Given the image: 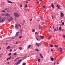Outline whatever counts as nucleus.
<instances>
[{
    "instance_id": "nucleus-61",
    "label": "nucleus",
    "mask_w": 65,
    "mask_h": 65,
    "mask_svg": "<svg viewBox=\"0 0 65 65\" xmlns=\"http://www.w3.org/2000/svg\"><path fill=\"white\" fill-rule=\"evenodd\" d=\"M62 21H63V20H61V22H62Z\"/></svg>"
},
{
    "instance_id": "nucleus-22",
    "label": "nucleus",
    "mask_w": 65,
    "mask_h": 65,
    "mask_svg": "<svg viewBox=\"0 0 65 65\" xmlns=\"http://www.w3.org/2000/svg\"><path fill=\"white\" fill-rule=\"evenodd\" d=\"M40 57L41 58H43V56H42V55L40 53Z\"/></svg>"
},
{
    "instance_id": "nucleus-9",
    "label": "nucleus",
    "mask_w": 65,
    "mask_h": 65,
    "mask_svg": "<svg viewBox=\"0 0 65 65\" xmlns=\"http://www.w3.org/2000/svg\"><path fill=\"white\" fill-rule=\"evenodd\" d=\"M57 7L58 9H60V7H61V6L60 5H57Z\"/></svg>"
},
{
    "instance_id": "nucleus-64",
    "label": "nucleus",
    "mask_w": 65,
    "mask_h": 65,
    "mask_svg": "<svg viewBox=\"0 0 65 65\" xmlns=\"http://www.w3.org/2000/svg\"><path fill=\"white\" fill-rule=\"evenodd\" d=\"M16 44H18V43L17 42H16L15 43Z\"/></svg>"
},
{
    "instance_id": "nucleus-16",
    "label": "nucleus",
    "mask_w": 65,
    "mask_h": 65,
    "mask_svg": "<svg viewBox=\"0 0 65 65\" xmlns=\"http://www.w3.org/2000/svg\"><path fill=\"white\" fill-rule=\"evenodd\" d=\"M51 7L53 8H54V4H52L51 5Z\"/></svg>"
},
{
    "instance_id": "nucleus-38",
    "label": "nucleus",
    "mask_w": 65,
    "mask_h": 65,
    "mask_svg": "<svg viewBox=\"0 0 65 65\" xmlns=\"http://www.w3.org/2000/svg\"><path fill=\"white\" fill-rule=\"evenodd\" d=\"M13 55H17V53L15 52L14 54H13Z\"/></svg>"
},
{
    "instance_id": "nucleus-52",
    "label": "nucleus",
    "mask_w": 65,
    "mask_h": 65,
    "mask_svg": "<svg viewBox=\"0 0 65 65\" xmlns=\"http://www.w3.org/2000/svg\"><path fill=\"white\" fill-rule=\"evenodd\" d=\"M37 34V32H35V34Z\"/></svg>"
},
{
    "instance_id": "nucleus-2",
    "label": "nucleus",
    "mask_w": 65,
    "mask_h": 65,
    "mask_svg": "<svg viewBox=\"0 0 65 65\" xmlns=\"http://www.w3.org/2000/svg\"><path fill=\"white\" fill-rule=\"evenodd\" d=\"M14 15L15 17H19L20 15V14H18V13L16 12L14 14Z\"/></svg>"
},
{
    "instance_id": "nucleus-39",
    "label": "nucleus",
    "mask_w": 65,
    "mask_h": 65,
    "mask_svg": "<svg viewBox=\"0 0 65 65\" xmlns=\"http://www.w3.org/2000/svg\"><path fill=\"white\" fill-rule=\"evenodd\" d=\"M22 36H21L19 37V38H22Z\"/></svg>"
},
{
    "instance_id": "nucleus-18",
    "label": "nucleus",
    "mask_w": 65,
    "mask_h": 65,
    "mask_svg": "<svg viewBox=\"0 0 65 65\" xmlns=\"http://www.w3.org/2000/svg\"><path fill=\"white\" fill-rule=\"evenodd\" d=\"M10 39H14V37H10Z\"/></svg>"
},
{
    "instance_id": "nucleus-41",
    "label": "nucleus",
    "mask_w": 65,
    "mask_h": 65,
    "mask_svg": "<svg viewBox=\"0 0 65 65\" xmlns=\"http://www.w3.org/2000/svg\"><path fill=\"white\" fill-rule=\"evenodd\" d=\"M54 46L55 47H58V46H57L56 45H55Z\"/></svg>"
},
{
    "instance_id": "nucleus-10",
    "label": "nucleus",
    "mask_w": 65,
    "mask_h": 65,
    "mask_svg": "<svg viewBox=\"0 0 65 65\" xmlns=\"http://www.w3.org/2000/svg\"><path fill=\"white\" fill-rule=\"evenodd\" d=\"M31 45H29L28 46L27 48L28 49L29 48H30V47H31Z\"/></svg>"
},
{
    "instance_id": "nucleus-42",
    "label": "nucleus",
    "mask_w": 65,
    "mask_h": 65,
    "mask_svg": "<svg viewBox=\"0 0 65 65\" xmlns=\"http://www.w3.org/2000/svg\"><path fill=\"white\" fill-rule=\"evenodd\" d=\"M62 25H64V22H62Z\"/></svg>"
},
{
    "instance_id": "nucleus-36",
    "label": "nucleus",
    "mask_w": 65,
    "mask_h": 65,
    "mask_svg": "<svg viewBox=\"0 0 65 65\" xmlns=\"http://www.w3.org/2000/svg\"><path fill=\"white\" fill-rule=\"evenodd\" d=\"M54 30L55 31H58L56 29H54Z\"/></svg>"
},
{
    "instance_id": "nucleus-48",
    "label": "nucleus",
    "mask_w": 65,
    "mask_h": 65,
    "mask_svg": "<svg viewBox=\"0 0 65 65\" xmlns=\"http://www.w3.org/2000/svg\"><path fill=\"white\" fill-rule=\"evenodd\" d=\"M58 27H57V28H56V29L57 30H58Z\"/></svg>"
},
{
    "instance_id": "nucleus-8",
    "label": "nucleus",
    "mask_w": 65,
    "mask_h": 65,
    "mask_svg": "<svg viewBox=\"0 0 65 65\" xmlns=\"http://www.w3.org/2000/svg\"><path fill=\"white\" fill-rule=\"evenodd\" d=\"M5 16H6L7 17H10V14L8 13H7L5 14Z\"/></svg>"
},
{
    "instance_id": "nucleus-17",
    "label": "nucleus",
    "mask_w": 65,
    "mask_h": 65,
    "mask_svg": "<svg viewBox=\"0 0 65 65\" xmlns=\"http://www.w3.org/2000/svg\"><path fill=\"white\" fill-rule=\"evenodd\" d=\"M8 3H11V4H12V2L10 1H8Z\"/></svg>"
},
{
    "instance_id": "nucleus-25",
    "label": "nucleus",
    "mask_w": 65,
    "mask_h": 65,
    "mask_svg": "<svg viewBox=\"0 0 65 65\" xmlns=\"http://www.w3.org/2000/svg\"><path fill=\"white\" fill-rule=\"evenodd\" d=\"M39 30H40V29H41V25H39Z\"/></svg>"
},
{
    "instance_id": "nucleus-4",
    "label": "nucleus",
    "mask_w": 65,
    "mask_h": 65,
    "mask_svg": "<svg viewBox=\"0 0 65 65\" xmlns=\"http://www.w3.org/2000/svg\"><path fill=\"white\" fill-rule=\"evenodd\" d=\"M5 21V19H1L0 20V23H3V22H4Z\"/></svg>"
},
{
    "instance_id": "nucleus-62",
    "label": "nucleus",
    "mask_w": 65,
    "mask_h": 65,
    "mask_svg": "<svg viewBox=\"0 0 65 65\" xmlns=\"http://www.w3.org/2000/svg\"><path fill=\"white\" fill-rule=\"evenodd\" d=\"M48 39H51V38H48Z\"/></svg>"
},
{
    "instance_id": "nucleus-51",
    "label": "nucleus",
    "mask_w": 65,
    "mask_h": 65,
    "mask_svg": "<svg viewBox=\"0 0 65 65\" xmlns=\"http://www.w3.org/2000/svg\"><path fill=\"white\" fill-rule=\"evenodd\" d=\"M36 39H37V40H38V39L37 38H36Z\"/></svg>"
},
{
    "instance_id": "nucleus-40",
    "label": "nucleus",
    "mask_w": 65,
    "mask_h": 65,
    "mask_svg": "<svg viewBox=\"0 0 65 65\" xmlns=\"http://www.w3.org/2000/svg\"><path fill=\"white\" fill-rule=\"evenodd\" d=\"M36 3H37V4L39 3V1H37V2H36Z\"/></svg>"
},
{
    "instance_id": "nucleus-47",
    "label": "nucleus",
    "mask_w": 65,
    "mask_h": 65,
    "mask_svg": "<svg viewBox=\"0 0 65 65\" xmlns=\"http://www.w3.org/2000/svg\"><path fill=\"white\" fill-rule=\"evenodd\" d=\"M53 58V57L52 56H51L50 57V59H51V58Z\"/></svg>"
},
{
    "instance_id": "nucleus-14",
    "label": "nucleus",
    "mask_w": 65,
    "mask_h": 65,
    "mask_svg": "<svg viewBox=\"0 0 65 65\" xmlns=\"http://www.w3.org/2000/svg\"><path fill=\"white\" fill-rule=\"evenodd\" d=\"M62 30V28H61V26H60L59 27V30L60 31H61V30Z\"/></svg>"
},
{
    "instance_id": "nucleus-46",
    "label": "nucleus",
    "mask_w": 65,
    "mask_h": 65,
    "mask_svg": "<svg viewBox=\"0 0 65 65\" xmlns=\"http://www.w3.org/2000/svg\"><path fill=\"white\" fill-rule=\"evenodd\" d=\"M63 37L65 38V35H63Z\"/></svg>"
},
{
    "instance_id": "nucleus-56",
    "label": "nucleus",
    "mask_w": 65,
    "mask_h": 65,
    "mask_svg": "<svg viewBox=\"0 0 65 65\" xmlns=\"http://www.w3.org/2000/svg\"><path fill=\"white\" fill-rule=\"evenodd\" d=\"M8 64H9V62H8Z\"/></svg>"
},
{
    "instance_id": "nucleus-15",
    "label": "nucleus",
    "mask_w": 65,
    "mask_h": 65,
    "mask_svg": "<svg viewBox=\"0 0 65 65\" xmlns=\"http://www.w3.org/2000/svg\"><path fill=\"white\" fill-rule=\"evenodd\" d=\"M40 38L41 39H43L44 38V36H41L40 37Z\"/></svg>"
},
{
    "instance_id": "nucleus-59",
    "label": "nucleus",
    "mask_w": 65,
    "mask_h": 65,
    "mask_svg": "<svg viewBox=\"0 0 65 65\" xmlns=\"http://www.w3.org/2000/svg\"><path fill=\"white\" fill-rule=\"evenodd\" d=\"M32 19H30V21H32Z\"/></svg>"
},
{
    "instance_id": "nucleus-33",
    "label": "nucleus",
    "mask_w": 65,
    "mask_h": 65,
    "mask_svg": "<svg viewBox=\"0 0 65 65\" xmlns=\"http://www.w3.org/2000/svg\"><path fill=\"white\" fill-rule=\"evenodd\" d=\"M27 4H26L25 6L24 7L25 8H26L27 7Z\"/></svg>"
},
{
    "instance_id": "nucleus-13",
    "label": "nucleus",
    "mask_w": 65,
    "mask_h": 65,
    "mask_svg": "<svg viewBox=\"0 0 65 65\" xmlns=\"http://www.w3.org/2000/svg\"><path fill=\"white\" fill-rule=\"evenodd\" d=\"M59 52H61L62 51V50H63V48H59Z\"/></svg>"
},
{
    "instance_id": "nucleus-50",
    "label": "nucleus",
    "mask_w": 65,
    "mask_h": 65,
    "mask_svg": "<svg viewBox=\"0 0 65 65\" xmlns=\"http://www.w3.org/2000/svg\"><path fill=\"white\" fill-rule=\"evenodd\" d=\"M10 52H12V50L10 49Z\"/></svg>"
},
{
    "instance_id": "nucleus-60",
    "label": "nucleus",
    "mask_w": 65,
    "mask_h": 65,
    "mask_svg": "<svg viewBox=\"0 0 65 65\" xmlns=\"http://www.w3.org/2000/svg\"><path fill=\"white\" fill-rule=\"evenodd\" d=\"M57 64H59V63H58V62H57Z\"/></svg>"
},
{
    "instance_id": "nucleus-12",
    "label": "nucleus",
    "mask_w": 65,
    "mask_h": 65,
    "mask_svg": "<svg viewBox=\"0 0 65 65\" xmlns=\"http://www.w3.org/2000/svg\"><path fill=\"white\" fill-rule=\"evenodd\" d=\"M11 58V56H10L9 57V58H7V61H8V60H9Z\"/></svg>"
},
{
    "instance_id": "nucleus-11",
    "label": "nucleus",
    "mask_w": 65,
    "mask_h": 65,
    "mask_svg": "<svg viewBox=\"0 0 65 65\" xmlns=\"http://www.w3.org/2000/svg\"><path fill=\"white\" fill-rule=\"evenodd\" d=\"M61 14L60 17H63V16L64 15V14H63L62 12H61Z\"/></svg>"
},
{
    "instance_id": "nucleus-20",
    "label": "nucleus",
    "mask_w": 65,
    "mask_h": 65,
    "mask_svg": "<svg viewBox=\"0 0 65 65\" xmlns=\"http://www.w3.org/2000/svg\"><path fill=\"white\" fill-rule=\"evenodd\" d=\"M23 32V30L22 29H20V32L21 34H22V32Z\"/></svg>"
},
{
    "instance_id": "nucleus-28",
    "label": "nucleus",
    "mask_w": 65,
    "mask_h": 65,
    "mask_svg": "<svg viewBox=\"0 0 65 65\" xmlns=\"http://www.w3.org/2000/svg\"><path fill=\"white\" fill-rule=\"evenodd\" d=\"M35 29L32 30V32H35Z\"/></svg>"
},
{
    "instance_id": "nucleus-31",
    "label": "nucleus",
    "mask_w": 65,
    "mask_h": 65,
    "mask_svg": "<svg viewBox=\"0 0 65 65\" xmlns=\"http://www.w3.org/2000/svg\"><path fill=\"white\" fill-rule=\"evenodd\" d=\"M42 7L44 8H45V6H42Z\"/></svg>"
},
{
    "instance_id": "nucleus-5",
    "label": "nucleus",
    "mask_w": 65,
    "mask_h": 65,
    "mask_svg": "<svg viewBox=\"0 0 65 65\" xmlns=\"http://www.w3.org/2000/svg\"><path fill=\"white\" fill-rule=\"evenodd\" d=\"M22 62V60L20 59L19 60L18 62H17V64L18 65V64H20V62Z\"/></svg>"
},
{
    "instance_id": "nucleus-49",
    "label": "nucleus",
    "mask_w": 65,
    "mask_h": 65,
    "mask_svg": "<svg viewBox=\"0 0 65 65\" xmlns=\"http://www.w3.org/2000/svg\"><path fill=\"white\" fill-rule=\"evenodd\" d=\"M40 18L41 20H42V17H41V18L40 17Z\"/></svg>"
},
{
    "instance_id": "nucleus-63",
    "label": "nucleus",
    "mask_w": 65,
    "mask_h": 65,
    "mask_svg": "<svg viewBox=\"0 0 65 65\" xmlns=\"http://www.w3.org/2000/svg\"><path fill=\"white\" fill-rule=\"evenodd\" d=\"M1 19V17H0V20Z\"/></svg>"
},
{
    "instance_id": "nucleus-34",
    "label": "nucleus",
    "mask_w": 65,
    "mask_h": 65,
    "mask_svg": "<svg viewBox=\"0 0 65 65\" xmlns=\"http://www.w3.org/2000/svg\"><path fill=\"white\" fill-rule=\"evenodd\" d=\"M40 59L39 58V59H38V62H40Z\"/></svg>"
},
{
    "instance_id": "nucleus-23",
    "label": "nucleus",
    "mask_w": 65,
    "mask_h": 65,
    "mask_svg": "<svg viewBox=\"0 0 65 65\" xmlns=\"http://www.w3.org/2000/svg\"><path fill=\"white\" fill-rule=\"evenodd\" d=\"M8 9H9V8H6V9H5L4 10H5V11H6V10H8Z\"/></svg>"
},
{
    "instance_id": "nucleus-6",
    "label": "nucleus",
    "mask_w": 65,
    "mask_h": 65,
    "mask_svg": "<svg viewBox=\"0 0 65 65\" xmlns=\"http://www.w3.org/2000/svg\"><path fill=\"white\" fill-rule=\"evenodd\" d=\"M19 33H20V32L19 31L17 32L15 35V37H17V36H18L19 35Z\"/></svg>"
},
{
    "instance_id": "nucleus-54",
    "label": "nucleus",
    "mask_w": 65,
    "mask_h": 65,
    "mask_svg": "<svg viewBox=\"0 0 65 65\" xmlns=\"http://www.w3.org/2000/svg\"><path fill=\"white\" fill-rule=\"evenodd\" d=\"M40 21V20H37L38 22H39Z\"/></svg>"
},
{
    "instance_id": "nucleus-24",
    "label": "nucleus",
    "mask_w": 65,
    "mask_h": 65,
    "mask_svg": "<svg viewBox=\"0 0 65 65\" xmlns=\"http://www.w3.org/2000/svg\"><path fill=\"white\" fill-rule=\"evenodd\" d=\"M36 45H37V46H38V47L39 46V44L37 43H36Z\"/></svg>"
},
{
    "instance_id": "nucleus-26",
    "label": "nucleus",
    "mask_w": 65,
    "mask_h": 65,
    "mask_svg": "<svg viewBox=\"0 0 65 65\" xmlns=\"http://www.w3.org/2000/svg\"><path fill=\"white\" fill-rule=\"evenodd\" d=\"M1 15H2V16H3V17L4 16H5V14H1Z\"/></svg>"
},
{
    "instance_id": "nucleus-58",
    "label": "nucleus",
    "mask_w": 65,
    "mask_h": 65,
    "mask_svg": "<svg viewBox=\"0 0 65 65\" xmlns=\"http://www.w3.org/2000/svg\"><path fill=\"white\" fill-rule=\"evenodd\" d=\"M25 21H23V23H25Z\"/></svg>"
},
{
    "instance_id": "nucleus-37",
    "label": "nucleus",
    "mask_w": 65,
    "mask_h": 65,
    "mask_svg": "<svg viewBox=\"0 0 65 65\" xmlns=\"http://www.w3.org/2000/svg\"><path fill=\"white\" fill-rule=\"evenodd\" d=\"M11 55V53H9V56H10Z\"/></svg>"
},
{
    "instance_id": "nucleus-55",
    "label": "nucleus",
    "mask_w": 65,
    "mask_h": 65,
    "mask_svg": "<svg viewBox=\"0 0 65 65\" xmlns=\"http://www.w3.org/2000/svg\"><path fill=\"white\" fill-rule=\"evenodd\" d=\"M51 51H52V52H53V49H51Z\"/></svg>"
},
{
    "instance_id": "nucleus-45",
    "label": "nucleus",
    "mask_w": 65,
    "mask_h": 65,
    "mask_svg": "<svg viewBox=\"0 0 65 65\" xmlns=\"http://www.w3.org/2000/svg\"><path fill=\"white\" fill-rule=\"evenodd\" d=\"M20 7H23V5H22L21 4L20 5Z\"/></svg>"
},
{
    "instance_id": "nucleus-35",
    "label": "nucleus",
    "mask_w": 65,
    "mask_h": 65,
    "mask_svg": "<svg viewBox=\"0 0 65 65\" xmlns=\"http://www.w3.org/2000/svg\"><path fill=\"white\" fill-rule=\"evenodd\" d=\"M19 49L20 50H22V47H19Z\"/></svg>"
},
{
    "instance_id": "nucleus-27",
    "label": "nucleus",
    "mask_w": 65,
    "mask_h": 65,
    "mask_svg": "<svg viewBox=\"0 0 65 65\" xmlns=\"http://www.w3.org/2000/svg\"><path fill=\"white\" fill-rule=\"evenodd\" d=\"M35 51H37V52H39V50L38 49H36Z\"/></svg>"
},
{
    "instance_id": "nucleus-57",
    "label": "nucleus",
    "mask_w": 65,
    "mask_h": 65,
    "mask_svg": "<svg viewBox=\"0 0 65 65\" xmlns=\"http://www.w3.org/2000/svg\"><path fill=\"white\" fill-rule=\"evenodd\" d=\"M53 28H54V29H55V28H54V26H53Z\"/></svg>"
},
{
    "instance_id": "nucleus-43",
    "label": "nucleus",
    "mask_w": 65,
    "mask_h": 65,
    "mask_svg": "<svg viewBox=\"0 0 65 65\" xmlns=\"http://www.w3.org/2000/svg\"><path fill=\"white\" fill-rule=\"evenodd\" d=\"M52 18L53 19V20H54V18L53 17V16H52Z\"/></svg>"
},
{
    "instance_id": "nucleus-1",
    "label": "nucleus",
    "mask_w": 65,
    "mask_h": 65,
    "mask_svg": "<svg viewBox=\"0 0 65 65\" xmlns=\"http://www.w3.org/2000/svg\"><path fill=\"white\" fill-rule=\"evenodd\" d=\"M19 27L20 28H22V26L19 24L15 25V27L17 29H19Z\"/></svg>"
},
{
    "instance_id": "nucleus-19",
    "label": "nucleus",
    "mask_w": 65,
    "mask_h": 65,
    "mask_svg": "<svg viewBox=\"0 0 65 65\" xmlns=\"http://www.w3.org/2000/svg\"><path fill=\"white\" fill-rule=\"evenodd\" d=\"M10 48V46H7V47L6 49L7 50H8V49H9V48Z\"/></svg>"
},
{
    "instance_id": "nucleus-30",
    "label": "nucleus",
    "mask_w": 65,
    "mask_h": 65,
    "mask_svg": "<svg viewBox=\"0 0 65 65\" xmlns=\"http://www.w3.org/2000/svg\"><path fill=\"white\" fill-rule=\"evenodd\" d=\"M42 25H43L44 26H45V25H46L45 23H44Z\"/></svg>"
},
{
    "instance_id": "nucleus-3",
    "label": "nucleus",
    "mask_w": 65,
    "mask_h": 65,
    "mask_svg": "<svg viewBox=\"0 0 65 65\" xmlns=\"http://www.w3.org/2000/svg\"><path fill=\"white\" fill-rule=\"evenodd\" d=\"M12 19H13L12 17H10L8 20V22H11V21L12 20Z\"/></svg>"
},
{
    "instance_id": "nucleus-21",
    "label": "nucleus",
    "mask_w": 65,
    "mask_h": 65,
    "mask_svg": "<svg viewBox=\"0 0 65 65\" xmlns=\"http://www.w3.org/2000/svg\"><path fill=\"white\" fill-rule=\"evenodd\" d=\"M50 46L51 47H53V45L52 44H50Z\"/></svg>"
},
{
    "instance_id": "nucleus-29",
    "label": "nucleus",
    "mask_w": 65,
    "mask_h": 65,
    "mask_svg": "<svg viewBox=\"0 0 65 65\" xmlns=\"http://www.w3.org/2000/svg\"><path fill=\"white\" fill-rule=\"evenodd\" d=\"M51 59L52 61H53V60H54V58H51Z\"/></svg>"
},
{
    "instance_id": "nucleus-7",
    "label": "nucleus",
    "mask_w": 65,
    "mask_h": 65,
    "mask_svg": "<svg viewBox=\"0 0 65 65\" xmlns=\"http://www.w3.org/2000/svg\"><path fill=\"white\" fill-rule=\"evenodd\" d=\"M20 58H21V57H17V58H16L15 60H14V62H15V61H17V60H18V59H20Z\"/></svg>"
},
{
    "instance_id": "nucleus-44",
    "label": "nucleus",
    "mask_w": 65,
    "mask_h": 65,
    "mask_svg": "<svg viewBox=\"0 0 65 65\" xmlns=\"http://www.w3.org/2000/svg\"><path fill=\"white\" fill-rule=\"evenodd\" d=\"M26 63H23V65H26Z\"/></svg>"
},
{
    "instance_id": "nucleus-32",
    "label": "nucleus",
    "mask_w": 65,
    "mask_h": 65,
    "mask_svg": "<svg viewBox=\"0 0 65 65\" xmlns=\"http://www.w3.org/2000/svg\"><path fill=\"white\" fill-rule=\"evenodd\" d=\"M2 11L3 12H5V10H2Z\"/></svg>"
},
{
    "instance_id": "nucleus-53",
    "label": "nucleus",
    "mask_w": 65,
    "mask_h": 65,
    "mask_svg": "<svg viewBox=\"0 0 65 65\" xmlns=\"http://www.w3.org/2000/svg\"><path fill=\"white\" fill-rule=\"evenodd\" d=\"M55 64H56V62H54V65H55Z\"/></svg>"
}]
</instances>
